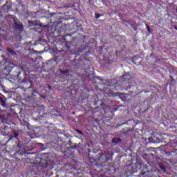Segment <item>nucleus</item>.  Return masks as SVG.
<instances>
[{
	"label": "nucleus",
	"instance_id": "f257e3e1",
	"mask_svg": "<svg viewBox=\"0 0 177 177\" xmlns=\"http://www.w3.org/2000/svg\"><path fill=\"white\" fill-rule=\"evenodd\" d=\"M15 28L16 30H19V31H21L23 30V25L21 24L15 22Z\"/></svg>",
	"mask_w": 177,
	"mask_h": 177
},
{
	"label": "nucleus",
	"instance_id": "f03ea898",
	"mask_svg": "<svg viewBox=\"0 0 177 177\" xmlns=\"http://www.w3.org/2000/svg\"><path fill=\"white\" fill-rule=\"evenodd\" d=\"M7 52H8V53H10V55H12V56H16V53H15V52L13 51V50L10 49V48H8V49H7Z\"/></svg>",
	"mask_w": 177,
	"mask_h": 177
},
{
	"label": "nucleus",
	"instance_id": "7ed1b4c3",
	"mask_svg": "<svg viewBox=\"0 0 177 177\" xmlns=\"http://www.w3.org/2000/svg\"><path fill=\"white\" fill-rule=\"evenodd\" d=\"M120 142H121V138H114L112 139L113 143H120Z\"/></svg>",
	"mask_w": 177,
	"mask_h": 177
},
{
	"label": "nucleus",
	"instance_id": "20e7f679",
	"mask_svg": "<svg viewBox=\"0 0 177 177\" xmlns=\"http://www.w3.org/2000/svg\"><path fill=\"white\" fill-rule=\"evenodd\" d=\"M1 106L3 107H6V103L5 102V101L3 100L1 101Z\"/></svg>",
	"mask_w": 177,
	"mask_h": 177
},
{
	"label": "nucleus",
	"instance_id": "39448f33",
	"mask_svg": "<svg viewBox=\"0 0 177 177\" xmlns=\"http://www.w3.org/2000/svg\"><path fill=\"white\" fill-rule=\"evenodd\" d=\"M100 16H102V15H99V14H96L95 15V19H100Z\"/></svg>",
	"mask_w": 177,
	"mask_h": 177
},
{
	"label": "nucleus",
	"instance_id": "423d86ee",
	"mask_svg": "<svg viewBox=\"0 0 177 177\" xmlns=\"http://www.w3.org/2000/svg\"><path fill=\"white\" fill-rule=\"evenodd\" d=\"M147 28L148 32H151V29H150L149 26H147Z\"/></svg>",
	"mask_w": 177,
	"mask_h": 177
},
{
	"label": "nucleus",
	"instance_id": "0eeeda50",
	"mask_svg": "<svg viewBox=\"0 0 177 177\" xmlns=\"http://www.w3.org/2000/svg\"><path fill=\"white\" fill-rule=\"evenodd\" d=\"M77 131L78 132V133H80V135H82V131L77 130Z\"/></svg>",
	"mask_w": 177,
	"mask_h": 177
},
{
	"label": "nucleus",
	"instance_id": "6e6552de",
	"mask_svg": "<svg viewBox=\"0 0 177 177\" xmlns=\"http://www.w3.org/2000/svg\"><path fill=\"white\" fill-rule=\"evenodd\" d=\"M48 86V88L50 89V86Z\"/></svg>",
	"mask_w": 177,
	"mask_h": 177
},
{
	"label": "nucleus",
	"instance_id": "1a4fd4ad",
	"mask_svg": "<svg viewBox=\"0 0 177 177\" xmlns=\"http://www.w3.org/2000/svg\"><path fill=\"white\" fill-rule=\"evenodd\" d=\"M5 6H6V5H4V6H3V8H5Z\"/></svg>",
	"mask_w": 177,
	"mask_h": 177
},
{
	"label": "nucleus",
	"instance_id": "9d476101",
	"mask_svg": "<svg viewBox=\"0 0 177 177\" xmlns=\"http://www.w3.org/2000/svg\"><path fill=\"white\" fill-rule=\"evenodd\" d=\"M66 73H68V71H66Z\"/></svg>",
	"mask_w": 177,
	"mask_h": 177
}]
</instances>
